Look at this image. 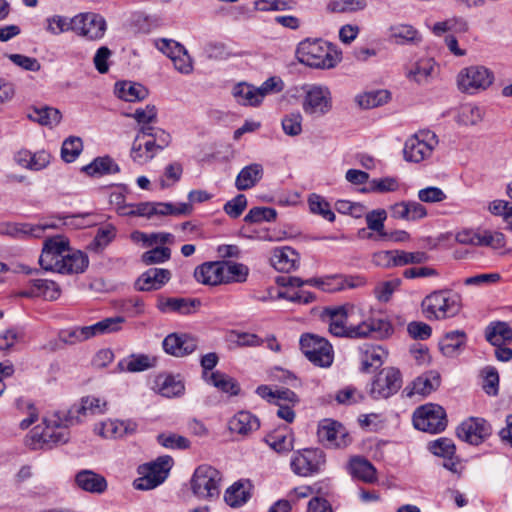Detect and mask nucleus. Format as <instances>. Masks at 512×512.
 Segmentation results:
<instances>
[{"mask_svg": "<svg viewBox=\"0 0 512 512\" xmlns=\"http://www.w3.org/2000/svg\"><path fill=\"white\" fill-rule=\"evenodd\" d=\"M81 171L91 177H101L116 174L120 171V168L110 156H102L83 166Z\"/></svg>", "mask_w": 512, "mask_h": 512, "instance_id": "obj_35", "label": "nucleus"}, {"mask_svg": "<svg viewBox=\"0 0 512 512\" xmlns=\"http://www.w3.org/2000/svg\"><path fill=\"white\" fill-rule=\"evenodd\" d=\"M402 385L399 370L388 367L382 369L371 384L370 394L374 399L388 398L395 394Z\"/></svg>", "mask_w": 512, "mask_h": 512, "instance_id": "obj_14", "label": "nucleus"}, {"mask_svg": "<svg viewBox=\"0 0 512 512\" xmlns=\"http://www.w3.org/2000/svg\"><path fill=\"white\" fill-rule=\"evenodd\" d=\"M121 316L105 318L90 326L73 327L61 330L59 339L65 344H76L90 338L119 331L124 323Z\"/></svg>", "mask_w": 512, "mask_h": 512, "instance_id": "obj_4", "label": "nucleus"}, {"mask_svg": "<svg viewBox=\"0 0 512 512\" xmlns=\"http://www.w3.org/2000/svg\"><path fill=\"white\" fill-rule=\"evenodd\" d=\"M197 305L199 301L187 298L159 297L157 301V308L163 313L177 312L185 315L191 313Z\"/></svg>", "mask_w": 512, "mask_h": 512, "instance_id": "obj_32", "label": "nucleus"}, {"mask_svg": "<svg viewBox=\"0 0 512 512\" xmlns=\"http://www.w3.org/2000/svg\"><path fill=\"white\" fill-rule=\"evenodd\" d=\"M438 142V137L434 132L420 130L405 141L404 159L407 162L420 163L431 157Z\"/></svg>", "mask_w": 512, "mask_h": 512, "instance_id": "obj_6", "label": "nucleus"}, {"mask_svg": "<svg viewBox=\"0 0 512 512\" xmlns=\"http://www.w3.org/2000/svg\"><path fill=\"white\" fill-rule=\"evenodd\" d=\"M115 94L124 101L136 102L144 100L148 96V90L142 84L122 81L115 84Z\"/></svg>", "mask_w": 512, "mask_h": 512, "instance_id": "obj_37", "label": "nucleus"}, {"mask_svg": "<svg viewBox=\"0 0 512 512\" xmlns=\"http://www.w3.org/2000/svg\"><path fill=\"white\" fill-rule=\"evenodd\" d=\"M428 255L422 251L408 252L404 250H396L397 267L409 264H422L428 260Z\"/></svg>", "mask_w": 512, "mask_h": 512, "instance_id": "obj_63", "label": "nucleus"}, {"mask_svg": "<svg viewBox=\"0 0 512 512\" xmlns=\"http://www.w3.org/2000/svg\"><path fill=\"white\" fill-rule=\"evenodd\" d=\"M46 22V30L53 35H59L70 30L74 31L73 18L54 15L52 17L47 18Z\"/></svg>", "mask_w": 512, "mask_h": 512, "instance_id": "obj_57", "label": "nucleus"}, {"mask_svg": "<svg viewBox=\"0 0 512 512\" xmlns=\"http://www.w3.org/2000/svg\"><path fill=\"white\" fill-rule=\"evenodd\" d=\"M299 260V254L289 246L275 248L270 258L271 265L284 273L295 270L299 265Z\"/></svg>", "mask_w": 512, "mask_h": 512, "instance_id": "obj_25", "label": "nucleus"}, {"mask_svg": "<svg viewBox=\"0 0 512 512\" xmlns=\"http://www.w3.org/2000/svg\"><path fill=\"white\" fill-rule=\"evenodd\" d=\"M484 112L483 110L474 104H466L461 107L458 121L459 123L469 126V125H477L483 120Z\"/></svg>", "mask_w": 512, "mask_h": 512, "instance_id": "obj_54", "label": "nucleus"}, {"mask_svg": "<svg viewBox=\"0 0 512 512\" xmlns=\"http://www.w3.org/2000/svg\"><path fill=\"white\" fill-rule=\"evenodd\" d=\"M260 427L259 419L251 412L242 410L233 415L228 421V429L232 434L247 437Z\"/></svg>", "mask_w": 512, "mask_h": 512, "instance_id": "obj_21", "label": "nucleus"}, {"mask_svg": "<svg viewBox=\"0 0 512 512\" xmlns=\"http://www.w3.org/2000/svg\"><path fill=\"white\" fill-rule=\"evenodd\" d=\"M156 359L145 354H132L118 363L121 371L141 372L154 367Z\"/></svg>", "mask_w": 512, "mask_h": 512, "instance_id": "obj_41", "label": "nucleus"}, {"mask_svg": "<svg viewBox=\"0 0 512 512\" xmlns=\"http://www.w3.org/2000/svg\"><path fill=\"white\" fill-rule=\"evenodd\" d=\"M115 237V228L107 225L98 230L96 236L90 244V247L95 251L104 249Z\"/></svg>", "mask_w": 512, "mask_h": 512, "instance_id": "obj_64", "label": "nucleus"}, {"mask_svg": "<svg viewBox=\"0 0 512 512\" xmlns=\"http://www.w3.org/2000/svg\"><path fill=\"white\" fill-rule=\"evenodd\" d=\"M480 242L479 246L490 247L495 250L502 249L506 244L503 233L489 230L481 231Z\"/></svg>", "mask_w": 512, "mask_h": 512, "instance_id": "obj_61", "label": "nucleus"}, {"mask_svg": "<svg viewBox=\"0 0 512 512\" xmlns=\"http://www.w3.org/2000/svg\"><path fill=\"white\" fill-rule=\"evenodd\" d=\"M106 410L107 402L104 399L83 397L80 405L73 406L68 412H55L45 417L44 428L35 427L27 439V445L37 450L65 444L70 438V426L82 422L87 416L101 415Z\"/></svg>", "mask_w": 512, "mask_h": 512, "instance_id": "obj_1", "label": "nucleus"}, {"mask_svg": "<svg viewBox=\"0 0 512 512\" xmlns=\"http://www.w3.org/2000/svg\"><path fill=\"white\" fill-rule=\"evenodd\" d=\"M153 215H188L192 211L190 203H180L173 205L171 203L152 202Z\"/></svg>", "mask_w": 512, "mask_h": 512, "instance_id": "obj_52", "label": "nucleus"}, {"mask_svg": "<svg viewBox=\"0 0 512 512\" xmlns=\"http://www.w3.org/2000/svg\"><path fill=\"white\" fill-rule=\"evenodd\" d=\"M466 340L464 332L452 331L445 335L441 341V350L447 356H453L461 348Z\"/></svg>", "mask_w": 512, "mask_h": 512, "instance_id": "obj_50", "label": "nucleus"}, {"mask_svg": "<svg viewBox=\"0 0 512 512\" xmlns=\"http://www.w3.org/2000/svg\"><path fill=\"white\" fill-rule=\"evenodd\" d=\"M325 456L319 449H304L295 454L291 460L292 471L303 477L311 476L321 469Z\"/></svg>", "mask_w": 512, "mask_h": 512, "instance_id": "obj_16", "label": "nucleus"}, {"mask_svg": "<svg viewBox=\"0 0 512 512\" xmlns=\"http://www.w3.org/2000/svg\"><path fill=\"white\" fill-rule=\"evenodd\" d=\"M417 36L418 32L410 25L399 24L390 28V37L399 44L415 41Z\"/></svg>", "mask_w": 512, "mask_h": 512, "instance_id": "obj_58", "label": "nucleus"}, {"mask_svg": "<svg viewBox=\"0 0 512 512\" xmlns=\"http://www.w3.org/2000/svg\"><path fill=\"white\" fill-rule=\"evenodd\" d=\"M264 169L259 163H252L243 167L235 180V187L239 191L253 188L263 177Z\"/></svg>", "mask_w": 512, "mask_h": 512, "instance_id": "obj_29", "label": "nucleus"}, {"mask_svg": "<svg viewBox=\"0 0 512 512\" xmlns=\"http://www.w3.org/2000/svg\"><path fill=\"white\" fill-rule=\"evenodd\" d=\"M421 309L428 320L452 318L462 309V296L451 289L435 290L424 297Z\"/></svg>", "mask_w": 512, "mask_h": 512, "instance_id": "obj_2", "label": "nucleus"}, {"mask_svg": "<svg viewBox=\"0 0 512 512\" xmlns=\"http://www.w3.org/2000/svg\"><path fill=\"white\" fill-rule=\"evenodd\" d=\"M490 434V424L485 419L479 417H470L457 428V436L472 445H479Z\"/></svg>", "mask_w": 512, "mask_h": 512, "instance_id": "obj_17", "label": "nucleus"}, {"mask_svg": "<svg viewBox=\"0 0 512 512\" xmlns=\"http://www.w3.org/2000/svg\"><path fill=\"white\" fill-rule=\"evenodd\" d=\"M308 204L312 213L321 215L329 222L335 220L334 212L331 210L329 203L322 196L311 194L308 198Z\"/></svg>", "mask_w": 512, "mask_h": 512, "instance_id": "obj_53", "label": "nucleus"}, {"mask_svg": "<svg viewBox=\"0 0 512 512\" xmlns=\"http://www.w3.org/2000/svg\"><path fill=\"white\" fill-rule=\"evenodd\" d=\"M413 423L418 430L432 434L439 433L447 426L446 412L440 405L428 403L415 410Z\"/></svg>", "mask_w": 512, "mask_h": 512, "instance_id": "obj_11", "label": "nucleus"}, {"mask_svg": "<svg viewBox=\"0 0 512 512\" xmlns=\"http://www.w3.org/2000/svg\"><path fill=\"white\" fill-rule=\"evenodd\" d=\"M277 211L271 207H253L245 215L247 223L273 222L276 220Z\"/></svg>", "mask_w": 512, "mask_h": 512, "instance_id": "obj_55", "label": "nucleus"}, {"mask_svg": "<svg viewBox=\"0 0 512 512\" xmlns=\"http://www.w3.org/2000/svg\"><path fill=\"white\" fill-rule=\"evenodd\" d=\"M162 347L169 355L184 357L197 349L198 340L188 334L171 333L164 338Z\"/></svg>", "mask_w": 512, "mask_h": 512, "instance_id": "obj_19", "label": "nucleus"}, {"mask_svg": "<svg viewBox=\"0 0 512 512\" xmlns=\"http://www.w3.org/2000/svg\"><path fill=\"white\" fill-rule=\"evenodd\" d=\"M306 285L315 286L324 292H336L348 288H354L358 284L353 279H345L339 276H326L320 278H310L306 280Z\"/></svg>", "mask_w": 512, "mask_h": 512, "instance_id": "obj_30", "label": "nucleus"}, {"mask_svg": "<svg viewBox=\"0 0 512 512\" xmlns=\"http://www.w3.org/2000/svg\"><path fill=\"white\" fill-rule=\"evenodd\" d=\"M390 99V92L385 89L372 90L356 96V102L363 109H372L386 104Z\"/></svg>", "mask_w": 512, "mask_h": 512, "instance_id": "obj_42", "label": "nucleus"}, {"mask_svg": "<svg viewBox=\"0 0 512 512\" xmlns=\"http://www.w3.org/2000/svg\"><path fill=\"white\" fill-rule=\"evenodd\" d=\"M332 95L328 87L308 85L302 102V109L308 116L319 118L332 109Z\"/></svg>", "mask_w": 512, "mask_h": 512, "instance_id": "obj_12", "label": "nucleus"}, {"mask_svg": "<svg viewBox=\"0 0 512 512\" xmlns=\"http://www.w3.org/2000/svg\"><path fill=\"white\" fill-rule=\"evenodd\" d=\"M205 382L216 387L221 392L229 394L230 396H236L240 392L238 382L231 376L220 371L211 372Z\"/></svg>", "mask_w": 512, "mask_h": 512, "instance_id": "obj_39", "label": "nucleus"}, {"mask_svg": "<svg viewBox=\"0 0 512 512\" xmlns=\"http://www.w3.org/2000/svg\"><path fill=\"white\" fill-rule=\"evenodd\" d=\"M494 82V73L482 65H472L460 70L457 85L460 91L476 94L488 89Z\"/></svg>", "mask_w": 512, "mask_h": 512, "instance_id": "obj_8", "label": "nucleus"}, {"mask_svg": "<svg viewBox=\"0 0 512 512\" xmlns=\"http://www.w3.org/2000/svg\"><path fill=\"white\" fill-rule=\"evenodd\" d=\"M386 219L387 211L385 209H375L365 214L367 228L375 232L379 239L388 237V233L385 231Z\"/></svg>", "mask_w": 512, "mask_h": 512, "instance_id": "obj_46", "label": "nucleus"}, {"mask_svg": "<svg viewBox=\"0 0 512 512\" xmlns=\"http://www.w3.org/2000/svg\"><path fill=\"white\" fill-rule=\"evenodd\" d=\"M224 284L243 283L249 275V268L242 264L232 261H222Z\"/></svg>", "mask_w": 512, "mask_h": 512, "instance_id": "obj_44", "label": "nucleus"}, {"mask_svg": "<svg viewBox=\"0 0 512 512\" xmlns=\"http://www.w3.org/2000/svg\"><path fill=\"white\" fill-rule=\"evenodd\" d=\"M25 333L20 328H8L0 333V350L9 351L24 340Z\"/></svg>", "mask_w": 512, "mask_h": 512, "instance_id": "obj_56", "label": "nucleus"}, {"mask_svg": "<svg viewBox=\"0 0 512 512\" xmlns=\"http://www.w3.org/2000/svg\"><path fill=\"white\" fill-rule=\"evenodd\" d=\"M157 386L160 394L169 398L181 395L185 389L180 380L170 375L158 377Z\"/></svg>", "mask_w": 512, "mask_h": 512, "instance_id": "obj_49", "label": "nucleus"}, {"mask_svg": "<svg viewBox=\"0 0 512 512\" xmlns=\"http://www.w3.org/2000/svg\"><path fill=\"white\" fill-rule=\"evenodd\" d=\"M171 279V272L163 268H150L142 273L135 282L138 291L161 289Z\"/></svg>", "mask_w": 512, "mask_h": 512, "instance_id": "obj_20", "label": "nucleus"}, {"mask_svg": "<svg viewBox=\"0 0 512 512\" xmlns=\"http://www.w3.org/2000/svg\"><path fill=\"white\" fill-rule=\"evenodd\" d=\"M300 348L306 358L315 366L328 368L334 361L332 345L323 337L304 334L300 338Z\"/></svg>", "mask_w": 512, "mask_h": 512, "instance_id": "obj_7", "label": "nucleus"}, {"mask_svg": "<svg viewBox=\"0 0 512 512\" xmlns=\"http://www.w3.org/2000/svg\"><path fill=\"white\" fill-rule=\"evenodd\" d=\"M74 32L89 40L101 39L107 29L103 16L93 12L80 13L73 17Z\"/></svg>", "mask_w": 512, "mask_h": 512, "instance_id": "obj_13", "label": "nucleus"}, {"mask_svg": "<svg viewBox=\"0 0 512 512\" xmlns=\"http://www.w3.org/2000/svg\"><path fill=\"white\" fill-rule=\"evenodd\" d=\"M298 60L310 67L330 69L340 62V55L327 42L306 39L296 50Z\"/></svg>", "mask_w": 512, "mask_h": 512, "instance_id": "obj_3", "label": "nucleus"}, {"mask_svg": "<svg viewBox=\"0 0 512 512\" xmlns=\"http://www.w3.org/2000/svg\"><path fill=\"white\" fill-rule=\"evenodd\" d=\"M173 459L170 456L159 457L155 462L139 467L141 475L134 480L133 486L137 490H150L164 482L172 467Z\"/></svg>", "mask_w": 512, "mask_h": 512, "instance_id": "obj_9", "label": "nucleus"}, {"mask_svg": "<svg viewBox=\"0 0 512 512\" xmlns=\"http://www.w3.org/2000/svg\"><path fill=\"white\" fill-rule=\"evenodd\" d=\"M171 257V249L168 247H156L146 251L141 256V261L145 265L160 264L168 261Z\"/></svg>", "mask_w": 512, "mask_h": 512, "instance_id": "obj_60", "label": "nucleus"}, {"mask_svg": "<svg viewBox=\"0 0 512 512\" xmlns=\"http://www.w3.org/2000/svg\"><path fill=\"white\" fill-rule=\"evenodd\" d=\"M137 424L131 420H106L97 424L94 428L95 433L103 438H119L136 431Z\"/></svg>", "mask_w": 512, "mask_h": 512, "instance_id": "obj_23", "label": "nucleus"}, {"mask_svg": "<svg viewBox=\"0 0 512 512\" xmlns=\"http://www.w3.org/2000/svg\"><path fill=\"white\" fill-rule=\"evenodd\" d=\"M221 473L214 467L203 464L196 468L191 478V490L201 500H213L220 495Z\"/></svg>", "mask_w": 512, "mask_h": 512, "instance_id": "obj_5", "label": "nucleus"}, {"mask_svg": "<svg viewBox=\"0 0 512 512\" xmlns=\"http://www.w3.org/2000/svg\"><path fill=\"white\" fill-rule=\"evenodd\" d=\"M68 250V241L63 236H56L45 240L39 264L46 271H55Z\"/></svg>", "mask_w": 512, "mask_h": 512, "instance_id": "obj_15", "label": "nucleus"}, {"mask_svg": "<svg viewBox=\"0 0 512 512\" xmlns=\"http://www.w3.org/2000/svg\"><path fill=\"white\" fill-rule=\"evenodd\" d=\"M362 370L368 372L371 368H379L387 357V352L378 345L364 344L360 347Z\"/></svg>", "mask_w": 512, "mask_h": 512, "instance_id": "obj_31", "label": "nucleus"}, {"mask_svg": "<svg viewBox=\"0 0 512 512\" xmlns=\"http://www.w3.org/2000/svg\"><path fill=\"white\" fill-rule=\"evenodd\" d=\"M83 150V142L81 138L70 136L64 140L61 147V157L67 162L75 161Z\"/></svg>", "mask_w": 512, "mask_h": 512, "instance_id": "obj_51", "label": "nucleus"}, {"mask_svg": "<svg viewBox=\"0 0 512 512\" xmlns=\"http://www.w3.org/2000/svg\"><path fill=\"white\" fill-rule=\"evenodd\" d=\"M265 442L277 453H288L293 449L292 435L281 431L268 434Z\"/></svg>", "mask_w": 512, "mask_h": 512, "instance_id": "obj_47", "label": "nucleus"}, {"mask_svg": "<svg viewBox=\"0 0 512 512\" xmlns=\"http://www.w3.org/2000/svg\"><path fill=\"white\" fill-rule=\"evenodd\" d=\"M436 73L435 62L431 58H423L418 60L413 67L407 72V77L418 83L427 84Z\"/></svg>", "mask_w": 512, "mask_h": 512, "instance_id": "obj_36", "label": "nucleus"}, {"mask_svg": "<svg viewBox=\"0 0 512 512\" xmlns=\"http://www.w3.org/2000/svg\"><path fill=\"white\" fill-rule=\"evenodd\" d=\"M30 289L20 293L23 297H38L41 296L46 300L53 301L60 296L59 286L51 280L47 279H33L30 280Z\"/></svg>", "mask_w": 512, "mask_h": 512, "instance_id": "obj_27", "label": "nucleus"}, {"mask_svg": "<svg viewBox=\"0 0 512 512\" xmlns=\"http://www.w3.org/2000/svg\"><path fill=\"white\" fill-rule=\"evenodd\" d=\"M75 484L79 489L92 494H103L108 487L104 476L88 469L75 475Z\"/></svg>", "mask_w": 512, "mask_h": 512, "instance_id": "obj_24", "label": "nucleus"}, {"mask_svg": "<svg viewBox=\"0 0 512 512\" xmlns=\"http://www.w3.org/2000/svg\"><path fill=\"white\" fill-rule=\"evenodd\" d=\"M28 117L44 126H56L60 123L62 114L61 112L53 107L44 106L41 108H34Z\"/></svg>", "mask_w": 512, "mask_h": 512, "instance_id": "obj_43", "label": "nucleus"}, {"mask_svg": "<svg viewBox=\"0 0 512 512\" xmlns=\"http://www.w3.org/2000/svg\"><path fill=\"white\" fill-rule=\"evenodd\" d=\"M486 339L492 345H501L503 342L511 341V326L506 322L492 323L486 329Z\"/></svg>", "mask_w": 512, "mask_h": 512, "instance_id": "obj_45", "label": "nucleus"}, {"mask_svg": "<svg viewBox=\"0 0 512 512\" xmlns=\"http://www.w3.org/2000/svg\"><path fill=\"white\" fill-rule=\"evenodd\" d=\"M317 436L319 441L329 448L345 447L350 442L343 426L330 419H324L320 422Z\"/></svg>", "mask_w": 512, "mask_h": 512, "instance_id": "obj_18", "label": "nucleus"}, {"mask_svg": "<svg viewBox=\"0 0 512 512\" xmlns=\"http://www.w3.org/2000/svg\"><path fill=\"white\" fill-rule=\"evenodd\" d=\"M194 277L197 282L207 286L224 284L222 261L204 262L194 270Z\"/></svg>", "mask_w": 512, "mask_h": 512, "instance_id": "obj_22", "label": "nucleus"}, {"mask_svg": "<svg viewBox=\"0 0 512 512\" xmlns=\"http://www.w3.org/2000/svg\"><path fill=\"white\" fill-rule=\"evenodd\" d=\"M250 498V493L245 489L242 482H235L231 485L224 495L225 502L230 507H240Z\"/></svg>", "mask_w": 512, "mask_h": 512, "instance_id": "obj_48", "label": "nucleus"}, {"mask_svg": "<svg viewBox=\"0 0 512 512\" xmlns=\"http://www.w3.org/2000/svg\"><path fill=\"white\" fill-rule=\"evenodd\" d=\"M88 257L81 251H73L64 255L61 264L57 268L56 272L60 274H78L85 271L88 267Z\"/></svg>", "mask_w": 512, "mask_h": 512, "instance_id": "obj_34", "label": "nucleus"}, {"mask_svg": "<svg viewBox=\"0 0 512 512\" xmlns=\"http://www.w3.org/2000/svg\"><path fill=\"white\" fill-rule=\"evenodd\" d=\"M74 218V216H67L36 225L27 223L4 222L0 223V235L10 236L16 239H22L26 237L39 238L43 235L46 229L58 228L60 224L72 225Z\"/></svg>", "mask_w": 512, "mask_h": 512, "instance_id": "obj_10", "label": "nucleus"}, {"mask_svg": "<svg viewBox=\"0 0 512 512\" xmlns=\"http://www.w3.org/2000/svg\"><path fill=\"white\" fill-rule=\"evenodd\" d=\"M141 128L143 129V134L148 135L151 141L155 143L158 151L163 150L169 145L171 141L170 134L163 129L153 126H141Z\"/></svg>", "mask_w": 512, "mask_h": 512, "instance_id": "obj_59", "label": "nucleus"}, {"mask_svg": "<svg viewBox=\"0 0 512 512\" xmlns=\"http://www.w3.org/2000/svg\"><path fill=\"white\" fill-rule=\"evenodd\" d=\"M350 474L365 483H374L377 481V472L371 462L363 457H353L349 462Z\"/></svg>", "mask_w": 512, "mask_h": 512, "instance_id": "obj_33", "label": "nucleus"}, {"mask_svg": "<svg viewBox=\"0 0 512 512\" xmlns=\"http://www.w3.org/2000/svg\"><path fill=\"white\" fill-rule=\"evenodd\" d=\"M158 152L155 143L148 135L143 134V129L140 127L131 148L132 159L143 164L150 161Z\"/></svg>", "mask_w": 512, "mask_h": 512, "instance_id": "obj_26", "label": "nucleus"}, {"mask_svg": "<svg viewBox=\"0 0 512 512\" xmlns=\"http://www.w3.org/2000/svg\"><path fill=\"white\" fill-rule=\"evenodd\" d=\"M351 310H353V306H341L326 310L327 315L330 317L329 331L332 335L347 337L350 324L348 323V316Z\"/></svg>", "mask_w": 512, "mask_h": 512, "instance_id": "obj_28", "label": "nucleus"}, {"mask_svg": "<svg viewBox=\"0 0 512 512\" xmlns=\"http://www.w3.org/2000/svg\"><path fill=\"white\" fill-rule=\"evenodd\" d=\"M232 94L240 105L259 106L261 104V94L257 93L256 87L248 83H238L233 87Z\"/></svg>", "mask_w": 512, "mask_h": 512, "instance_id": "obj_38", "label": "nucleus"}, {"mask_svg": "<svg viewBox=\"0 0 512 512\" xmlns=\"http://www.w3.org/2000/svg\"><path fill=\"white\" fill-rule=\"evenodd\" d=\"M303 117L300 112H292L282 119V129L289 136H297L302 132Z\"/></svg>", "mask_w": 512, "mask_h": 512, "instance_id": "obj_62", "label": "nucleus"}, {"mask_svg": "<svg viewBox=\"0 0 512 512\" xmlns=\"http://www.w3.org/2000/svg\"><path fill=\"white\" fill-rule=\"evenodd\" d=\"M440 385V376L435 371L424 373L417 377L412 383V389L409 395H429Z\"/></svg>", "mask_w": 512, "mask_h": 512, "instance_id": "obj_40", "label": "nucleus"}]
</instances>
